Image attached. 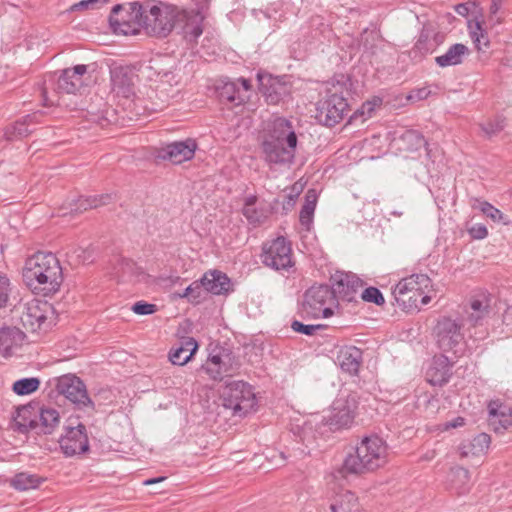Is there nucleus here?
<instances>
[{
	"label": "nucleus",
	"mask_w": 512,
	"mask_h": 512,
	"mask_svg": "<svg viewBox=\"0 0 512 512\" xmlns=\"http://www.w3.org/2000/svg\"><path fill=\"white\" fill-rule=\"evenodd\" d=\"M387 455V445L380 437H365L355 452L346 456L341 472L346 475L374 471L387 462Z\"/></svg>",
	"instance_id": "4"
},
{
	"label": "nucleus",
	"mask_w": 512,
	"mask_h": 512,
	"mask_svg": "<svg viewBox=\"0 0 512 512\" xmlns=\"http://www.w3.org/2000/svg\"><path fill=\"white\" fill-rule=\"evenodd\" d=\"M42 481L43 479L37 474L19 472L10 480V485L18 491H26L38 488Z\"/></svg>",
	"instance_id": "34"
},
{
	"label": "nucleus",
	"mask_w": 512,
	"mask_h": 512,
	"mask_svg": "<svg viewBox=\"0 0 512 512\" xmlns=\"http://www.w3.org/2000/svg\"><path fill=\"white\" fill-rule=\"evenodd\" d=\"M430 94V90L426 87L414 90L409 95V99L424 100Z\"/></svg>",
	"instance_id": "55"
},
{
	"label": "nucleus",
	"mask_w": 512,
	"mask_h": 512,
	"mask_svg": "<svg viewBox=\"0 0 512 512\" xmlns=\"http://www.w3.org/2000/svg\"><path fill=\"white\" fill-rule=\"evenodd\" d=\"M398 141L401 144L400 148L407 151H417L427 145L424 136L416 130H406Z\"/></svg>",
	"instance_id": "36"
},
{
	"label": "nucleus",
	"mask_w": 512,
	"mask_h": 512,
	"mask_svg": "<svg viewBox=\"0 0 512 512\" xmlns=\"http://www.w3.org/2000/svg\"><path fill=\"white\" fill-rule=\"evenodd\" d=\"M86 73L87 66L83 64L63 70L57 81V89L67 94H75L82 87V77Z\"/></svg>",
	"instance_id": "21"
},
{
	"label": "nucleus",
	"mask_w": 512,
	"mask_h": 512,
	"mask_svg": "<svg viewBox=\"0 0 512 512\" xmlns=\"http://www.w3.org/2000/svg\"><path fill=\"white\" fill-rule=\"evenodd\" d=\"M317 203V193L314 189L307 191L305 195V203L301 208L299 221L306 230H310L313 223L314 212Z\"/></svg>",
	"instance_id": "33"
},
{
	"label": "nucleus",
	"mask_w": 512,
	"mask_h": 512,
	"mask_svg": "<svg viewBox=\"0 0 512 512\" xmlns=\"http://www.w3.org/2000/svg\"><path fill=\"white\" fill-rule=\"evenodd\" d=\"M197 144L193 139L184 141H175L169 143L158 151V157L162 160H168L174 164H181L194 157Z\"/></svg>",
	"instance_id": "18"
},
{
	"label": "nucleus",
	"mask_w": 512,
	"mask_h": 512,
	"mask_svg": "<svg viewBox=\"0 0 512 512\" xmlns=\"http://www.w3.org/2000/svg\"><path fill=\"white\" fill-rule=\"evenodd\" d=\"M235 82H238L239 91L248 97V92L251 90V82L245 78H239Z\"/></svg>",
	"instance_id": "56"
},
{
	"label": "nucleus",
	"mask_w": 512,
	"mask_h": 512,
	"mask_svg": "<svg viewBox=\"0 0 512 512\" xmlns=\"http://www.w3.org/2000/svg\"><path fill=\"white\" fill-rule=\"evenodd\" d=\"M41 431L44 434H51L60 423L58 410L52 407H44L40 411Z\"/></svg>",
	"instance_id": "37"
},
{
	"label": "nucleus",
	"mask_w": 512,
	"mask_h": 512,
	"mask_svg": "<svg viewBox=\"0 0 512 512\" xmlns=\"http://www.w3.org/2000/svg\"><path fill=\"white\" fill-rule=\"evenodd\" d=\"M131 310L138 315H150L157 311V307L155 304L138 301L133 304Z\"/></svg>",
	"instance_id": "48"
},
{
	"label": "nucleus",
	"mask_w": 512,
	"mask_h": 512,
	"mask_svg": "<svg viewBox=\"0 0 512 512\" xmlns=\"http://www.w3.org/2000/svg\"><path fill=\"white\" fill-rule=\"evenodd\" d=\"M23 280L30 289L45 295L57 292L63 282L58 258L51 252H37L28 257L23 268Z\"/></svg>",
	"instance_id": "3"
},
{
	"label": "nucleus",
	"mask_w": 512,
	"mask_h": 512,
	"mask_svg": "<svg viewBox=\"0 0 512 512\" xmlns=\"http://www.w3.org/2000/svg\"><path fill=\"white\" fill-rule=\"evenodd\" d=\"M449 482L458 494H465L470 488L469 471L463 467L452 468L449 473Z\"/></svg>",
	"instance_id": "35"
},
{
	"label": "nucleus",
	"mask_w": 512,
	"mask_h": 512,
	"mask_svg": "<svg viewBox=\"0 0 512 512\" xmlns=\"http://www.w3.org/2000/svg\"><path fill=\"white\" fill-rule=\"evenodd\" d=\"M10 280L6 274L0 272V309L5 307L11 292Z\"/></svg>",
	"instance_id": "46"
},
{
	"label": "nucleus",
	"mask_w": 512,
	"mask_h": 512,
	"mask_svg": "<svg viewBox=\"0 0 512 512\" xmlns=\"http://www.w3.org/2000/svg\"><path fill=\"white\" fill-rule=\"evenodd\" d=\"M203 292L204 290L201 280L194 281L183 291L182 294H180V297L188 298L191 302H199L203 297Z\"/></svg>",
	"instance_id": "42"
},
{
	"label": "nucleus",
	"mask_w": 512,
	"mask_h": 512,
	"mask_svg": "<svg viewBox=\"0 0 512 512\" xmlns=\"http://www.w3.org/2000/svg\"><path fill=\"white\" fill-rule=\"evenodd\" d=\"M503 0H492L491 6H490V13L492 15H496L498 11L501 8Z\"/></svg>",
	"instance_id": "58"
},
{
	"label": "nucleus",
	"mask_w": 512,
	"mask_h": 512,
	"mask_svg": "<svg viewBox=\"0 0 512 512\" xmlns=\"http://www.w3.org/2000/svg\"><path fill=\"white\" fill-rule=\"evenodd\" d=\"M20 321L31 333L46 331L52 325L53 307L47 301L31 299L20 305Z\"/></svg>",
	"instance_id": "8"
},
{
	"label": "nucleus",
	"mask_w": 512,
	"mask_h": 512,
	"mask_svg": "<svg viewBox=\"0 0 512 512\" xmlns=\"http://www.w3.org/2000/svg\"><path fill=\"white\" fill-rule=\"evenodd\" d=\"M468 54L469 48L466 45L455 43L444 54L437 56L435 63L441 68L460 65Z\"/></svg>",
	"instance_id": "29"
},
{
	"label": "nucleus",
	"mask_w": 512,
	"mask_h": 512,
	"mask_svg": "<svg viewBox=\"0 0 512 512\" xmlns=\"http://www.w3.org/2000/svg\"><path fill=\"white\" fill-rule=\"evenodd\" d=\"M201 283L204 291L214 295L225 294L231 287L227 275L217 270L206 272L201 278Z\"/></svg>",
	"instance_id": "25"
},
{
	"label": "nucleus",
	"mask_w": 512,
	"mask_h": 512,
	"mask_svg": "<svg viewBox=\"0 0 512 512\" xmlns=\"http://www.w3.org/2000/svg\"><path fill=\"white\" fill-rule=\"evenodd\" d=\"M345 509H346L345 507H342L341 505H338V503L336 501H334L330 505L331 512H344Z\"/></svg>",
	"instance_id": "60"
},
{
	"label": "nucleus",
	"mask_w": 512,
	"mask_h": 512,
	"mask_svg": "<svg viewBox=\"0 0 512 512\" xmlns=\"http://www.w3.org/2000/svg\"><path fill=\"white\" fill-rule=\"evenodd\" d=\"M59 444L62 452L68 457L87 452L89 441L85 425L78 422L76 426H66Z\"/></svg>",
	"instance_id": "14"
},
{
	"label": "nucleus",
	"mask_w": 512,
	"mask_h": 512,
	"mask_svg": "<svg viewBox=\"0 0 512 512\" xmlns=\"http://www.w3.org/2000/svg\"><path fill=\"white\" fill-rule=\"evenodd\" d=\"M56 391L80 409L87 407L94 409V403L88 396L86 385L75 375L67 374L59 377Z\"/></svg>",
	"instance_id": "12"
},
{
	"label": "nucleus",
	"mask_w": 512,
	"mask_h": 512,
	"mask_svg": "<svg viewBox=\"0 0 512 512\" xmlns=\"http://www.w3.org/2000/svg\"><path fill=\"white\" fill-rule=\"evenodd\" d=\"M108 2V0H81L80 2L74 4L72 6L73 10H82V9H97L103 4Z\"/></svg>",
	"instance_id": "50"
},
{
	"label": "nucleus",
	"mask_w": 512,
	"mask_h": 512,
	"mask_svg": "<svg viewBox=\"0 0 512 512\" xmlns=\"http://www.w3.org/2000/svg\"><path fill=\"white\" fill-rule=\"evenodd\" d=\"M298 138L291 121L283 117L272 120L260 139L261 155L270 167H289L293 164Z\"/></svg>",
	"instance_id": "2"
},
{
	"label": "nucleus",
	"mask_w": 512,
	"mask_h": 512,
	"mask_svg": "<svg viewBox=\"0 0 512 512\" xmlns=\"http://www.w3.org/2000/svg\"><path fill=\"white\" fill-rule=\"evenodd\" d=\"M361 298L365 302L374 303L376 305H383L385 303V299L380 292V290L376 287H368L361 293Z\"/></svg>",
	"instance_id": "44"
},
{
	"label": "nucleus",
	"mask_w": 512,
	"mask_h": 512,
	"mask_svg": "<svg viewBox=\"0 0 512 512\" xmlns=\"http://www.w3.org/2000/svg\"><path fill=\"white\" fill-rule=\"evenodd\" d=\"M489 409V425L497 433H502L504 430L512 426V408L503 405L498 401H491L488 406Z\"/></svg>",
	"instance_id": "24"
},
{
	"label": "nucleus",
	"mask_w": 512,
	"mask_h": 512,
	"mask_svg": "<svg viewBox=\"0 0 512 512\" xmlns=\"http://www.w3.org/2000/svg\"><path fill=\"white\" fill-rule=\"evenodd\" d=\"M505 118L502 116H497L494 119H490L485 123L480 124V127L484 134L491 138L492 136H495L499 132H501L505 127Z\"/></svg>",
	"instance_id": "41"
},
{
	"label": "nucleus",
	"mask_w": 512,
	"mask_h": 512,
	"mask_svg": "<svg viewBox=\"0 0 512 512\" xmlns=\"http://www.w3.org/2000/svg\"><path fill=\"white\" fill-rule=\"evenodd\" d=\"M201 368L213 380H221L235 371L231 364V356L225 351L210 354Z\"/></svg>",
	"instance_id": "20"
},
{
	"label": "nucleus",
	"mask_w": 512,
	"mask_h": 512,
	"mask_svg": "<svg viewBox=\"0 0 512 512\" xmlns=\"http://www.w3.org/2000/svg\"><path fill=\"white\" fill-rule=\"evenodd\" d=\"M335 501L338 503V505L346 508L344 512H353L357 505V497L351 491H345L344 493L340 494Z\"/></svg>",
	"instance_id": "43"
},
{
	"label": "nucleus",
	"mask_w": 512,
	"mask_h": 512,
	"mask_svg": "<svg viewBox=\"0 0 512 512\" xmlns=\"http://www.w3.org/2000/svg\"><path fill=\"white\" fill-rule=\"evenodd\" d=\"M291 328L296 333L312 336L316 333V331L322 330L324 328V325H320V324L307 325V324H303L302 322H300L298 320H294L291 323Z\"/></svg>",
	"instance_id": "45"
},
{
	"label": "nucleus",
	"mask_w": 512,
	"mask_h": 512,
	"mask_svg": "<svg viewBox=\"0 0 512 512\" xmlns=\"http://www.w3.org/2000/svg\"><path fill=\"white\" fill-rule=\"evenodd\" d=\"M335 364L349 375H356L362 364V351L355 346H343L336 354Z\"/></svg>",
	"instance_id": "22"
},
{
	"label": "nucleus",
	"mask_w": 512,
	"mask_h": 512,
	"mask_svg": "<svg viewBox=\"0 0 512 512\" xmlns=\"http://www.w3.org/2000/svg\"><path fill=\"white\" fill-rule=\"evenodd\" d=\"M334 299L339 298L342 301L351 302L355 299L362 280L354 273L337 271L331 277Z\"/></svg>",
	"instance_id": "15"
},
{
	"label": "nucleus",
	"mask_w": 512,
	"mask_h": 512,
	"mask_svg": "<svg viewBox=\"0 0 512 512\" xmlns=\"http://www.w3.org/2000/svg\"><path fill=\"white\" fill-rule=\"evenodd\" d=\"M464 425V419L462 417H457L453 422L447 424L448 428H456Z\"/></svg>",
	"instance_id": "59"
},
{
	"label": "nucleus",
	"mask_w": 512,
	"mask_h": 512,
	"mask_svg": "<svg viewBox=\"0 0 512 512\" xmlns=\"http://www.w3.org/2000/svg\"><path fill=\"white\" fill-rule=\"evenodd\" d=\"M133 70L128 66H114L110 68L111 89L116 95L129 98L134 94Z\"/></svg>",
	"instance_id": "19"
},
{
	"label": "nucleus",
	"mask_w": 512,
	"mask_h": 512,
	"mask_svg": "<svg viewBox=\"0 0 512 512\" xmlns=\"http://www.w3.org/2000/svg\"><path fill=\"white\" fill-rule=\"evenodd\" d=\"M257 200L255 195L247 196L242 208L244 217L254 227L263 224L269 216V211L264 206H257Z\"/></svg>",
	"instance_id": "28"
},
{
	"label": "nucleus",
	"mask_w": 512,
	"mask_h": 512,
	"mask_svg": "<svg viewBox=\"0 0 512 512\" xmlns=\"http://www.w3.org/2000/svg\"><path fill=\"white\" fill-rule=\"evenodd\" d=\"M222 406L231 411V415L244 418L255 410L257 400L251 385L244 381H231L221 390Z\"/></svg>",
	"instance_id": "5"
},
{
	"label": "nucleus",
	"mask_w": 512,
	"mask_h": 512,
	"mask_svg": "<svg viewBox=\"0 0 512 512\" xmlns=\"http://www.w3.org/2000/svg\"><path fill=\"white\" fill-rule=\"evenodd\" d=\"M420 297H421V299H420L421 305H427L431 300V297L429 295H426L425 293L422 294Z\"/></svg>",
	"instance_id": "62"
},
{
	"label": "nucleus",
	"mask_w": 512,
	"mask_h": 512,
	"mask_svg": "<svg viewBox=\"0 0 512 512\" xmlns=\"http://www.w3.org/2000/svg\"><path fill=\"white\" fill-rule=\"evenodd\" d=\"M258 81L259 89L269 104H278L290 93V86L285 77L258 74Z\"/></svg>",
	"instance_id": "17"
},
{
	"label": "nucleus",
	"mask_w": 512,
	"mask_h": 512,
	"mask_svg": "<svg viewBox=\"0 0 512 512\" xmlns=\"http://www.w3.org/2000/svg\"><path fill=\"white\" fill-rule=\"evenodd\" d=\"M24 340V333L16 327H3L0 329V355L10 357L14 350L19 348Z\"/></svg>",
	"instance_id": "26"
},
{
	"label": "nucleus",
	"mask_w": 512,
	"mask_h": 512,
	"mask_svg": "<svg viewBox=\"0 0 512 512\" xmlns=\"http://www.w3.org/2000/svg\"><path fill=\"white\" fill-rule=\"evenodd\" d=\"M455 11L461 16H467L470 12V8L466 3H460L455 6Z\"/></svg>",
	"instance_id": "57"
},
{
	"label": "nucleus",
	"mask_w": 512,
	"mask_h": 512,
	"mask_svg": "<svg viewBox=\"0 0 512 512\" xmlns=\"http://www.w3.org/2000/svg\"><path fill=\"white\" fill-rule=\"evenodd\" d=\"M469 235L473 239L481 240L484 239L488 235V231L485 225L483 224H475L469 230Z\"/></svg>",
	"instance_id": "53"
},
{
	"label": "nucleus",
	"mask_w": 512,
	"mask_h": 512,
	"mask_svg": "<svg viewBox=\"0 0 512 512\" xmlns=\"http://www.w3.org/2000/svg\"><path fill=\"white\" fill-rule=\"evenodd\" d=\"M381 104V100L379 98L373 99L372 101H367L363 103L360 113L367 118L371 117L376 107H379Z\"/></svg>",
	"instance_id": "52"
},
{
	"label": "nucleus",
	"mask_w": 512,
	"mask_h": 512,
	"mask_svg": "<svg viewBox=\"0 0 512 512\" xmlns=\"http://www.w3.org/2000/svg\"><path fill=\"white\" fill-rule=\"evenodd\" d=\"M178 9L163 3L149 8L137 2L130 3L128 7L115 5L109 22L115 33L135 35L144 29L149 35L166 37L175 28Z\"/></svg>",
	"instance_id": "1"
},
{
	"label": "nucleus",
	"mask_w": 512,
	"mask_h": 512,
	"mask_svg": "<svg viewBox=\"0 0 512 512\" xmlns=\"http://www.w3.org/2000/svg\"><path fill=\"white\" fill-rule=\"evenodd\" d=\"M216 91L220 100L227 101L235 105H240L247 99L246 95L241 94L238 82L235 81H220L216 86Z\"/></svg>",
	"instance_id": "32"
},
{
	"label": "nucleus",
	"mask_w": 512,
	"mask_h": 512,
	"mask_svg": "<svg viewBox=\"0 0 512 512\" xmlns=\"http://www.w3.org/2000/svg\"><path fill=\"white\" fill-rule=\"evenodd\" d=\"M358 408L356 394L341 393L332 404V411L328 423L331 427H349L355 417Z\"/></svg>",
	"instance_id": "13"
},
{
	"label": "nucleus",
	"mask_w": 512,
	"mask_h": 512,
	"mask_svg": "<svg viewBox=\"0 0 512 512\" xmlns=\"http://www.w3.org/2000/svg\"><path fill=\"white\" fill-rule=\"evenodd\" d=\"M121 271L123 275H132L135 273L137 267L135 263L131 260L123 259L121 261Z\"/></svg>",
	"instance_id": "54"
},
{
	"label": "nucleus",
	"mask_w": 512,
	"mask_h": 512,
	"mask_svg": "<svg viewBox=\"0 0 512 512\" xmlns=\"http://www.w3.org/2000/svg\"><path fill=\"white\" fill-rule=\"evenodd\" d=\"M431 287V280L426 274H412L409 277L400 280L393 290L395 300L404 305L406 302H412L418 308V298Z\"/></svg>",
	"instance_id": "10"
},
{
	"label": "nucleus",
	"mask_w": 512,
	"mask_h": 512,
	"mask_svg": "<svg viewBox=\"0 0 512 512\" xmlns=\"http://www.w3.org/2000/svg\"><path fill=\"white\" fill-rule=\"evenodd\" d=\"M470 35L478 49H480V44L482 43V40L484 41L485 46L488 45V40L485 37L484 31L482 30L480 23H476L475 29L471 30Z\"/></svg>",
	"instance_id": "51"
},
{
	"label": "nucleus",
	"mask_w": 512,
	"mask_h": 512,
	"mask_svg": "<svg viewBox=\"0 0 512 512\" xmlns=\"http://www.w3.org/2000/svg\"><path fill=\"white\" fill-rule=\"evenodd\" d=\"M198 350V343L192 337L183 338L180 346L172 348L169 359L174 365H185Z\"/></svg>",
	"instance_id": "30"
},
{
	"label": "nucleus",
	"mask_w": 512,
	"mask_h": 512,
	"mask_svg": "<svg viewBox=\"0 0 512 512\" xmlns=\"http://www.w3.org/2000/svg\"><path fill=\"white\" fill-rule=\"evenodd\" d=\"M466 313L467 321L473 325H479L490 313V299L487 295L481 294L471 299Z\"/></svg>",
	"instance_id": "27"
},
{
	"label": "nucleus",
	"mask_w": 512,
	"mask_h": 512,
	"mask_svg": "<svg viewBox=\"0 0 512 512\" xmlns=\"http://www.w3.org/2000/svg\"><path fill=\"white\" fill-rule=\"evenodd\" d=\"M261 259L265 266L276 271L294 266L291 244L282 236L263 245Z\"/></svg>",
	"instance_id": "9"
},
{
	"label": "nucleus",
	"mask_w": 512,
	"mask_h": 512,
	"mask_svg": "<svg viewBox=\"0 0 512 512\" xmlns=\"http://www.w3.org/2000/svg\"><path fill=\"white\" fill-rule=\"evenodd\" d=\"M490 436L480 433L470 440L463 441L459 447L462 457L478 456L484 454L490 445Z\"/></svg>",
	"instance_id": "31"
},
{
	"label": "nucleus",
	"mask_w": 512,
	"mask_h": 512,
	"mask_svg": "<svg viewBox=\"0 0 512 512\" xmlns=\"http://www.w3.org/2000/svg\"><path fill=\"white\" fill-rule=\"evenodd\" d=\"M451 375V363L447 356L440 354L433 357L426 372L427 381L433 386L447 383Z\"/></svg>",
	"instance_id": "23"
},
{
	"label": "nucleus",
	"mask_w": 512,
	"mask_h": 512,
	"mask_svg": "<svg viewBox=\"0 0 512 512\" xmlns=\"http://www.w3.org/2000/svg\"><path fill=\"white\" fill-rule=\"evenodd\" d=\"M302 190L303 185L300 182H296L285 195L287 200L284 203V208L292 207L295 204L296 199L298 198Z\"/></svg>",
	"instance_id": "49"
},
{
	"label": "nucleus",
	"mask_w": 512,
	"mask_h": 512,
	"mask_svg": "<svg viewBox=\"0 0 512 512\" xmlns=\"http://www.w3.org/2000/svg\"><path fill=\"white\" fill-rule=\"evenodd\" d=\"M164 479H165L164 477L151 478V479L145 480V481H144V484H145V485H152V484H155V483L161 482V481H163Z\"/></svg>",
	"instance_id": "61"
},
{
	"label": "nucleus",
	"mask_w": 512,
	"mask_h": 512,
	"mask_svg": "<svg viewBox=\"0 0 512 512\" xmlns=\"http://www.w3.org/2000/svg\"><path fill=\"white\" fill-rule=\"evenodd\" d=\"M29 426H30L31 428H33V427H34V425H33V421H31V422L29 423Z\"/></svg>",
	"instance_id": "63"
},
{
	"label": "nucleus",
	"mask_w": 512,
	"mask_h": 512,
	"mask_svg": "<svg viewBox=\"0 0 512 512\" xmlns=\"http://www.w3.org/2000/svg\"><path fill=\"white\" fill-rule=\"evenodd\" d=\"M204 15L196 10L178 9L175 28H179L183 37L190 43L197 42L203 33Z\"/></svg>",
	"instance_id": "16"
},
{
	"label": "nucleus",
	"mask_w": 512,
	"mask_h": 512,
	"mask_svg": "<svg viewBox=\"0 0 512 512\" xmlns=\"http://www.w3.org/2000/svg\"><path fill=\"white\" fill-rule=\"evenodd\" d=\"M112 199L111 194L80 197L75 203V211L82 212L92 208H98L102 205L109 203Z\"/></svg>",
	"instance_id": "38"
},
{
	"label": "nucleus",
	"mask_w": 512,
	"mask_h": 512,
	"mask_svg": "<svg viewBox=\"0 0 512 512\" xmlns=\"http://www.w3.org/2000/svg\"><path fill=\"white\" fill-rule=\"evenodd\" d=\"M345 94L347 89L345 84L333 83L327 89L326 96L317 104V120L325 126H334L338 124L349 110V105Z\"/></svg>",
	"instance_id": "6"
},
{
	"label": "nucleus",
	"mask_w": 512,
	"mask_h": 512,
	"mask_svg": "<svg viewBox=\"0 0 512 512\" xmlns=\"http://www.w3.org/2000/svg\"><path fill=\"white\" fill-rule=\"evenodd\" d=\"M438 347L444 352L457 353V347L462 343L464 335L462 324L451 317H441L434 328Z\"/></svg>",
	"instance_id": "11"
},
{
	"label": "nucleus",
	"mask_w": 512,
	"mask_h": 512,
	"mask_svg": "<svg viewBox=\"0 0 512 512\" xmlns=\"http://www.w3.org/2000/svg\"><path fill=\"white\" fill-rule=\"evenodd\" d=\"M31 119V116H27L24 120L16 121L12 126L7 127L4 133L6 139L13 141L28 136L31 133L28 122Z\"/></svg>",
	"instance_id": "39"
},
{
	"label": "nucleus",
	"mask_w": 512,
	"mask_h": 512,
	"mask_svg": "<svg viewBox=\"0 0 512 512\" xmlns=\"http://www.w3.org/2000/svg\"><path fill=\"white\" fill-rule=\"evenodd\" d=\"M334 300L333 292L329 286H312L303 295L300 314L303 318H328L333 315V310L329 304H332Z\"/></svg>",
	"instance_id": "7"
},
{
	"label": "nucleus",
	"mask_w": 512,
	"mask_h": 512,
	"mask_svg": "<svg viewBox=\"0 0 512 512\" xmlns=\"http://www.w3.org/2000/svg\"><path fill=\"white\" fill-rule=\"evenodd\" d=\"M479 209L486 217L490 218L494 222H501L503 219V213L488 202H481Z\"/></svg>",
	"instance_id": "47"
},
{
	"label": "nucleus",
	"mask_w": 512,
	"mask_h": 512,
	"mask_svg": "<svg viewBox=\"0 0 512 512\" xmlns=\"http://www.w3.org/2000/svg\"><path fill=\"white\" fill-rule=\"evenodd\" d=\"M40 380L37 377L22 378L13 383L12 390L19 396L29 395L38 390Z\"/></svg>",
	"instance_id": "40"
}]
</instances>
